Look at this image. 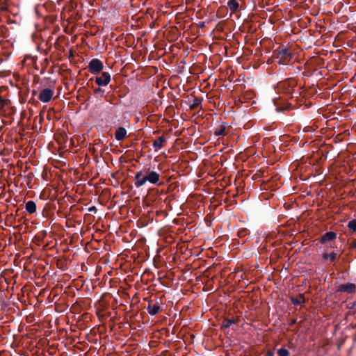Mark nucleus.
Returning a JSON list of instances; mask_svg holds the SVG:
<instances>
[{
    "instance_id": "7",
    "label": "nucleus",
    "mask_w": 356,
    "mask_h": 356,
    "mask_svg": "<svg viewBox=\"0 0 356 356\" xmlns=\"http://www.w3.org/2000/svg\"><path fill=\"white\" fill-rule=\"evenodd\" d=\"M54 94V92L53 90L49 89V88H44L43 90H42L41 92H40L38 99L44 103H47V102H50Z\"/></svg>"
},
{
    "instance_id": "22",
    "label": "nucleus",
    "mask_w": 356,
    "mask_h": 356,
    "mask_svg": "<svg viewBox=\"0 0 356 356\" xmlns=\"http://www.w3.org/2000/svg\"><path fill=\"white\" fill-rule=\"evenodd\" d=\"M104 92H105L104 90L102 89L101 88V86H99V87H98L97 88H95L94 91H93L94 95H100L101 97L104 96Z\"/></svg>"
},
{
    "instance_id": "33",
    "label": "nucleus",
    "mask_w": 356,
    "mask_h": 356,
    "mask_svg": "<svg viewBox=\"0 0 356 356\" xmlns=\"http://www.w3.org/2000/svg\"><path fill=\"white\" fill-rule=\"evenodd\" d=\"M355 258H356V256H355Z\"/></svg>"
},
{
    "instance_id": "30",
    "label": "nucleus",
    "mask_w": 356,
    "mask_h": 356,
    "mask_svg": "<svg viewBox=\"0 0 356 356\" xmlns=\"http://www.w3.org/2000/svg\"><path fill=\"white\" fill-rule=\"evenodd\" d=\"M204 26H205V22H200L199 27L204 28Z\"/></svg>"
},
{
    "instance_id": "11",
    "label": "nucleus",
    "mask_w": 356,
    "mask_h": 356,
    "mask_svg": "<svg viewBox=\"0 0 356 356\" xmlns=\"http://www.w3.org/2000/svg\"><path fill=\"white\" fill-rule=\"evenodd\" d=\"M227 124L225 123H222L221 124L219 125V127H216L215 129H214V135L216 136H224L225 135L227 134V131H226V129H227Z\"/></svg>"
},
{
    "instance_id": "14",
    "label": "nucleus",
    "mask_w": 356,
    "mask_h": 356,
    "mask_svg": "<svg viewBox=\"0 0 356 356\" xmlns=\"http://www.w3.org/2000/svg\"><path fill=\"white\" fill-rule=\"evenodd\" d=\"M290 300L291 302L295 305H302L305 302V298L304 294L302 293H300L298 298L291 296Z\"/></svg>"
},
{
    "instance_id": "9",
    "label": "nucleus",
    "mask_w": 356,
    "mask_h": 356,
    "mask_svg": "<svg viewBox=\"0 0 356 356\" xmlns=\"http://www.w3.org/2000/svg\"><path fill=\"white\" fill-rule=\"evenodd\" d=\"M355 284H353V283H347V284H341L338 289H337V291L339 292H346V293H353L355 291Z\"/></svg>"
},
{
    "instance_id": "2",
    "label": "nucleus",
    "mask_w": 356,
    "mask_h": 356,
    "mask_svg": "<svg viewBox=\"0 0 356 356\" xmlns=\"http://www.w3.org/2000/svg\"><path fill=\"white\" fill-rule=\"evenodd\" d=\"M297 81L294 78H288L277 83L276 90L278 93L287 95L289 98L293 97V92L297 86Z\"/></svg>"
},
{
    "instance_id": "32",
    "label": "nucleus",
    "mask_w": 356,
    "mask_h": 356,
    "mask_svg": "<svg viewBox=\"0 0 356 356\" xmlns=\"http://www.w3.org/2000/svg\"><path fill=\"white\" fill-rule=\"evenodd\" d=\"M36 93H37V92H36V91H35V90H33V95H36Z\"/></svg>"
},
{
    "instance_id": "28",
    "label": "nucleus",
    "mask_w": 356,
    "mask_h": 356,
    "mask_svg": "<svg viewBox=\"0 0 356 356\" xmlns=\"http://www.w3.org/2000/svg\"><path fill=\"white\" fill-rule=\"evenodd\" d=\"M323 259L326 260L329 259V254L328 253H324L322 255Z\"/></svg>"
},
{
    "instance_id": "18",
    "label": "nucleus",
    "mask_w": 356,
    "mask_h": 356,
    "mask_svg": "<svg viewBox=\"0 0 356 356\" xmlns=\"http://www.w3.org/2000/svg\"><path fill=\"white\" fill-rule=\"evenodd\" d=\"M291 109V105L290 104H285L283 105H277L276 106V111L280 112H284L285 111H289Z\"/></svg>"
},
{
    "instance_id": "10",
    "label": "nucleus",
    "mask_w": 356,
    "mask_h": 356,
    "mask_svg": "<svg viewBox=\"0 0 356 356\" xmlns=\"http://www.w3.org/2000/svg\"><path fill=\"white\" fill-rule=\"evenodd\" d=\"M337 238V234L334 232H327L323 234L319 241L322 243L334 241Z\"/></svg>"
},
{
    "instance_id": "12",
    "label": "nucleus",
    "mask_w": 356,
    "mask_h": 356,
    "mask_svg": "<svg viewBox=\"0 0 356 356\" xmlns=\"http://www.w3.org/2000/svg\"><path fill=\"white\" fill-rule=\"evenodd\" d=\"M188 101L191 103L189 106L190 110H195L202 104L203 99L193 96V100L188 99Z\"/></svg>"
},
{
    "instance_id": "6",
    "label": "nucleus",
    "mask_w": 356,
    "mask_h": 356,
    "mask_svg": "<svg viewBox=\"0 0 356 356\" xmlns=\"http://www.w3.org/2000/svg\"><path fill=\"white\" fill-rule=\"evenodd\" d=\"M111 81V74L108 72H104L100 76L95 77V82L99 86H106Z\"/></svg>"
},
{
    "instance_id": "24",
    "label": "nucleus",
    "mask_w": 356,
    "mask_h": 356,
    "mask_svg": "<svg viewBox=\"0 0 356 356\" xmlns=\"http://www.w3.org/2000/svg\"><path fill=\"white\" fill-rule=\"evenodd\" d=\"M350 248L353 250H355L356 251V239L353 240L350 243Z\"/></svg>"
},
{
    "instance_id": "20",
    "label": "nucleus",
    "mask_w": 356,
    "mask_h": 356,
    "mask_svg": "<svg viewBox=\"0 0 356 356\" xmlns=\"http://www.w3.org/2000/svg\"><path fill=\"white\" fill-rule=\"evenodd\" d=\"M10 103L8 99H6L0 96V110L3 109L5 106H8Z\"/></svg>"
},
{
    "instance_id": "17",
    "label": "nucleus",
    "mask_w": 356,
    "mask_h": 356,
    "mask_svg": "<svg viewBox=\"0 0 356 356\" xmlns=\"http://www.w3.org/2000/svg\"><path fill=\"white\" fill-rule=\"evenodd\" d=\"M236 321L234 318H225L222 323L221 327L222 328H228L232 324L236 323Z\"/></svg>"
},
{
    "instance_id": "25",
    "label": "nucleus",
    "mask_w": 356,
    "mask_h": 356,
    "mask_svg": "<svg viewBox=\"0 0 356 356\" xmlns=\"http://www.w3.org/2000/svg\"><path fill=\"white\" fill-rule=\"evenodd\" d=\"M247 230H241L238 232V236L240 237H243L246 235Z\"/></svg>"
},
{
    "instance_id": "26",
    "label": "nucleus",
    "mask_w": 356,
    "mask_h": 356,
    "mask_svg": "<svg viewBox=\"0 0 356 356\" xmlns=\"http://www.w3.org/2000/svg\"><path fill=\"white\" fill-rule=\"evenodd\" d=\"M274 355V351L272 350H268L266 352V356H273Z\"/></svg>"
},
{
    "instance_id": "1",
    "label": "nucleus",
    "mask_w": 356,
    "mask_h": 356,
    "mask_svg": "<svg viewBox=\"0 0 356 356\" xmlns=\"http://www.w3.org/2000/svg\"><path fill=\"white\" fill-rule=\"evenodd\" d=\"M145 175L140 170L136 173L134 177V184L136 187L140 188L147 181L152 184H156L159 181L160 175L155 171H150L149 169L145 170Z\"/></svg>"
},
{
    "instance_id": "16",
    "label": "nucleus",
    "mask_w": 356,
    "mask_h": 356,
    "mask_svg": "<svg viewBox=\"0 0 356 356\" xmlns=\"http://www.w3.org/2000/svg\"><path fill=\"white\" fill-rule=\"evenodd\" d=\"M25 208H26V211L29 214H32L36 211V204L33 201H31V200L28 201L26 203Z\"/></svg>"
},
{
    "instance_id": "21",
    "label": "nucleus",
    "mask_w": 356,
    "mask_h": 356,
    "mask_svg": "<svg viewBox=\"0 0 356 356\" xmlns=\"http://www.w3.org/2000/svg\"><path fill=\"white\" fill-rule=\"evenodd\" d=\"M277 354L279 356H289V351L284 348H282L277 350Z\"/></svg>"
},
{
    "instance_id": "19",
    "label": "nucleus",
    "mask_w": 356,
    "mask_h": 356,
    "mask_svg": "<svg viewBox=\"0 0 356 356\" xmlns=\"http://www.w3.org/2000/svg\"><path fill=\"white\" fill-rule=\"evenodd\" d=\"M347 227L351 232H356V219L349 221Z\"/></svg>"
},
{
    "instance_id": "23",
    "label": "nucleus",
    "mask_w": 356,
    "mask_h": 356,
    "mask_svg": "<svg viewBox=\"0 0 356 356\" xmlns=\"http://www.w3.org/2000/svg\"><path fill=\"white\" fill-rule=\"evenodd\" d=\"M329 259L331 261H334L337 259V254L335 252H331L329 254Z\"/></svg>"
},
{
    "instance_id": "27",
    "label": "nucleus",
    "mask_w": 356,
    "mask_h": 356,
    "mask_svg": "<svg viewBox=\"0 0 356 356\" xmlns=\"http://www.w3.org/2000/svg\"><path fill=\"white\" fill-rule=\"evenodd\" d=\"M88 211H90V212H96L97 211V208L95 206H92V207H90L88 209Z\"/></svg>"
},
{
    "instance_id": "5",
    "label": "nucleus",
    "mask_w": 356,
    "mask_h": 356,
    "mask_svg": "<svg viewBox=\"0 0 356 356\" xmlns=\"http://www.w3.org/2000/svg\"><path fill=\"white\" fill-rule=\"evenodd\" d=\"M243 3H245L244 0H229L227 7L232 13H236L241 11Z\"/></svg>"
},
{
    "instance_id": "31",
    "label": "nucleus",
    "mask_w": 356,
    "mask_h": 356,
    "mask_svg": "<svg viewBox=\"0 0 356 356\" xmlns=\"http://www.w3.org/2000/svg\"><path fill=\"white\" fill-rule=\"evenodd\" d=\"M356 307V300L353 302V305H352V306L350 307V308H353V307Z\"/></svg>"
},
{
    "instance_id": "29",
    "label": "nucleus",
    "mask_w": 356,
    "mask_h": 356,
    "mask_svg": "<svg viewBox=\"0 0 356 356\" xmlns=\"http://www.w3.org/2000/svg\"><path fill=\"white\" fill-rule=\"evenodd\" d=\"M296 323V319L293 318V319L291 320V322H290L289 325H294Z\"/></svg>"
},
{
    "instance_id": "13",
    "label": "nucleus",
    "mask_w": 356,
    "mask_h": 356,
    "mask_svg": "<svg viewBox=\"0 0 356 356\" xmlns=\"http://www.w3.org/2000/svg\"><path fill=\"white\" fill-rule=\"evenodd\" d=\"M127 135V130L125 128L120 127H118L115 133V137L117 140H122Z\"/></svg>"
},
{
    "instance_id": "8",
    "label": "nucleus",
    "mask_w": 356,
    "mask_h": 356,
    "mask_svg": "<svg viewBox=\"0 0 356 356\" xmlns=\"http://www.w3.org/2000/svg\"><path fill=\"white\" fill-rule=\"evenodd\" d=\"M147 310L150 315L154 316L161 311V307L159 302L153 304L152 301H149L147 307Z\"/></svg>"
},
{
    "instance_id": "4",
    "label": "nucleus",
    "mask_w": 356,
    "mask_h": 356,
    "mask_svg": "<svg viewBox=\"0 0 356 356\" xmlns=\"http://www.w3.org/2000/svg\"><path fill=\"white\" fill-rule=\"evenodd\" d=\"M87 69L91 74H97L102 71L104 69V65L99 59L93 58L90 61Z\"/></svg>"
},
{
    "instance_id": "3",
    "label": "nucleus",
    "mask_w": 356,
    "mask_h": 356,
    "mask_svg": "<svg viewBox=\"0 0 356 356\" xmlns=\"http://www.w3.org/2000/svg\"><path fill=\"white\" fill-rule=\"evenodd\" d=\"M276 58L278 59V63L286 65L290 61L292 54L286 47H280L274 51Z\"/></svg>"
},
{
    "instance_id": "15",
    "label": "nucleus",
    "mask_w": 356,
    "mask_h": 356,
    "mask_svg": "<svg viewBox=\"0 0 356 356\" xmlns=\"http://www.w3.org/2000/svg\"><path fill=\"white\" fill-rule=\"evenodd\" d=\"M165 141L166 138L163 136H161L153 142L152 146L155 149H161Z\"/></svg>"
}]
</instances>
